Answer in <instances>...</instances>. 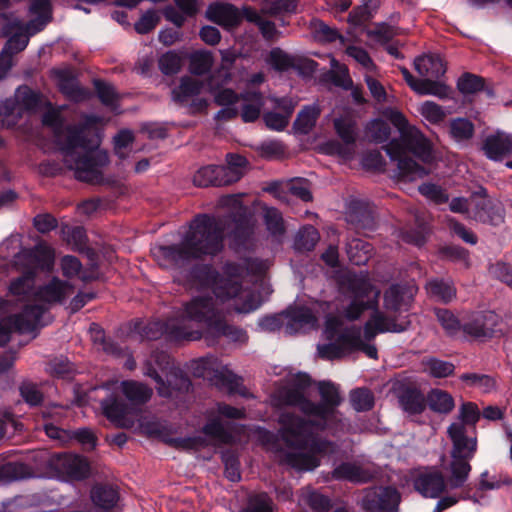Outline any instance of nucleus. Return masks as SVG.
Segmentation results:
<instances>
[{
	"instance_id": "aec40b11",
	"label": "nucleus",
	"mask_w": 512,
	"mask_h": 512,
	"mask_svg": "<svg viewBox=\"0 0 512 512\" xmlns=\"http://www.w3.org/2000/svg\"><path fill=\"white\" fill-rule=\"evenodd\" d=\"M50 73L59 90L68 99L80 102L88 97V91L78 85L71 68L66 66L54 68Z\"/></svg>"
},
{
	"instance_id": "338daca9",
	"label": "nucleus",
	"mask_w": 512,
	"mask_h": 512,
	"mask_svg": "<svg viewBox=\"0 0 512 512\" xmlns=\"http://www.w3.org/2000/svg\"><path fill=\"white\" fill-rule=\"evenodd\" d=\"M160 21V16L155 10H148L135 23V30L139 34H146L153 30Z\"/></svg>"
},
{
	"instance_id": "c85d7f7f",
	"label": "nucleus",
	"mask_w": 512,
	"mask_h": 512,
	"mask_svg": "<svg viewBox=\"0 0 512 512\" xmlns=\"http://www.w3.org/2000/svg\"><path fill=\"white\" fill-rule=\"evenodd\" d=\"M333 477L337 480L365 483L373 478V471L354 463H342L334 469Z\"/></svg>"
},
{
	"instance_id": "37998d69",
	"label": "nucleus",
	"mask_w": 512,
	"mask_h": 512,
	"mask_svg": "<svg viewBox=\"0 0 512 512\" xmlns=\"http://www.w3.org/2000/svg\"><path fill=\"white\" fill-rule=\"evenodd\" d=\"M319 240V233L313 226L303 227L295 239V248L299 251L312 250Z\"/></svg>"
},
{
	"instance_id": "f704fd0d",
	"label": "nucleus",
	"mask_w": 512,
	"mask_h": 512,
	"mask_svg": "<svg viewBox=\"0 0 512 512\" xmlns=\"http://www.w3.org/2000/svg\"><path fill=\"white\" fill-rule=\"evenodd\" d=\"M311 29L314 38L322 43H330L339 40L341 44H344L345 40L339 32L328 26L326 23L319 19L311 21Z\"/></svg>"
},
{
	"instance_id": "603ef678",
	"label": "nucleus",
	"mask_w": 512,
	"mask_h": 512,
	"mask_svg": "<svg viewBox=\"0 0 512 512\" xmlns=\"http://www.w3.org/2000/svg\"><path fill=\"white\" fill-rule=\"evenodd\" d=\"M460 379L467 385L479 388L483 392H489L495 387V381L488 375L465 373Z\"/></svg>"
},
{
	"instance_id": "2f4dec72",
	"label": "nucleus",
	"mask_w": 512,
	"mask_h": 512,
	"mask_svg": "<svg viewBox=\"0 0 512 512\" xmlns=\"http://www.w3.org/2000/svg\"><path fill=\"white\" fill-rule=\"evenodd\" d=\"M402 409L408 414H419L425 409V397L416 389H406L399 396Z\"/></svg>"
},
{
	"instance_id": "412c9836",
	"label": "nucleus",
	"mask_w": 512,
	"mask_h": 512,
	"mask_svg": "<svg viewBox=\"0 0 512 512\" xmlns=\"http://www.w3.org/2000/svg\"><path fill=\"white\" fill-rule=\"evenodd\" d=\"M193 374L196 377L207 378L215 383L231 382L234 374L227 366L222 365L214 357H205L193 362Z\"/></svg>"
},
{
	"instance_id": "774afa93",
	"label": "nucleus",
	"mask_w": 512,
	"mask_h": 512,
	"mask_svg": "<svg viewBox=\"0 0 512 512\" xmlns=\"http://www.w3.org/2000/svg\"><path fill=\"white\" fill-rule=\"evenodd\" d=\"M270 64L277 70L284 71L293 67V59L279 48L271 50L269 55Z\"/></svg>"
},
{
	"instance_id": "13d9d810",
	"label": "nucleus",
	"mask_w": 512,
	"mask_h": 512,
	"mask_svg": "<svg viewBox=\"0 0 512 512\" xmlns=\"http://www.w3.org/2000/svg\"><path fill=\"white\" fill-rule=\"evenodd\" d=\"M450 133L458 141L468 139L473 135V124L467 119H454L450 123Z\"/></svg>"
},
{
	"instance_id": "f03ea898",
	"label": "nucleus",
	"mask_w": 512,
	"mask_h": 512,
	"mask_svg": "<svg viewBox=\"0 0 512 512\" xmlns=\"http://www.w3.org/2000/svg\"><path fill=\"white\" fill-rule=\"evenodd\" d=\"M43 105L46 106L42 117L43 124L53 130L67 168L74 171L78 180L98 181L101 176L100 168L108 164V154L99 149L102 118L88 115L79 126L64 128L61 112L65 107H53L39 94L23 86L16 90L13 98L6 99L0 105V125L14 126L24 111H38Z\"/></svg>"
},
{
	"instance_id": "423d86ee",
	"label": "nucleus",
	"mask_w": 512,
	"mask_h": 512,
	"mask_svg": "<svg viewBox=\"0 0 512 512\" xmlns=\"http://www.w3.org/2000/svg\"><path fill=\"white\" fill-rule=\"evenodd\" d=\"M223 237L224 225L221 220L198 215L191 221L179 246L157 245L151 249V254L160 267L176 269L192 258L217 254L223 247Z\"/></svg>"
},
{
	"instance_id": "f257e3e1",
	"label": "nucleus",
	"mask_w": 512,
	"mask_h": 512,
	"mask_svg": "<svg viewBox=\"0 0 512 512\" xmlns=\"http://www.w3.org/2000/svg\"><path fill=\"white\" fill-rule=\"evenodd\" d=\"M310 384L305 373L290 375L287 385L278 388L271 396L273 406H295L306 416L283 413L279 418L281 437L287 451L280 455V460L289 466L301 470H313L319 465V454L334 450V444L320 440L315 433L328 430L333 435L342 431L346 424L337 407L342 402L338 387L329 381L318 384L321 402L316 404L305 397L304 391Z\"/></svg>"
},
{
	"instance_id": "dca6fc26",
	"label": "nucleus",
	"mask_w": 512,
	"mask_h": 512,
	"mask_svg": "<svg viewBox=\"0 0 512 512\" xmlns=\"http://www.w3.org/2000/svg\"><path fill=\"white\" fill-rule=\"evenodd\" d=\"M401 497L392 487H373L365 490L361 506L366 512H397Z\"/></svg>"
},
{
	"instance_id": "49530a36",
	"label": "nucleus",
	"mask_w": 512,
	"mask_h": 512,
	"mask_svg": "<svg viewBox=\"0 0 512 512\" xmlns=\"http://www.w3.org/2000/svg\"><path fill=\"white\" fill-rule=\"evenodd\" d=\"M418 111L425 120L432 124H438L446 117V111L433 101L423 102Z\"/></svg>"
},
{
	"instance_id": "a18cd8bd",
	"label": "nucleus",
	"mask_w": 512,
	"mask_h": 512,
	"mask_svg": "<svg viewBox=\"0 0 512 512\" xmlns=\"http://www.w3.org/2000/svg\"><path fill=\"white\" fill-rule=\"evenodd\" d=\"M298 2L296 0H274L267 3L262 11L271 16H283L296 13Z\"/></svg>"
},
{
	"instance_id": "58836bf2",
	"label": "nucleus",
	"mask_w": 512,
	"mask_h": 512,
	"mask_svg": "<svg viewBox=\"0 0 512 512\" xmlns=\"http://www.w3.org/2000/svg\"><path fill=\"white\" fill-rule=\"evenodd\" d=\"M334 127L338 136L347 144L353 145L356 140L355 122L350 115L336 118Z\"/></svg>"
},
{
	"instance_id": "5701e85b",
	"label": "nucleus",
	"mask_w": 512,
	"mask_h": 512,
	"mask_svg": "<svg viewBox=\"0 0 512 512\" xmlns=\"http://www.w3.org/2000/svg\"><path fill=\"white\" fill-rule=\"evenodd\" d=\"M27 261L30 268H41L50 270L54 263V250L46 243L37 244L34 249H24L15 257V264H22Z\"/></svg>"
},
{
	"instance_id": "39448f33",
	"label": "nucleus",
	"mask_w": 512,
	"mask_h": 512,
	"mask_svg": "<svg viewBox=\"0 0 512 512\" xmlns=\"http://www.w3.org/2000/svg\"><path fill=\"white\" fill-rule=\"evenodd\" d=\"M34 284L33 274L26 273L13 281L10 285V293L19 297L25 302L33 301L34 304L26 303L23 311L10 317L3 318L0 322V345L6 344L10 339L12 331L20 333H32L39 326L45 325L43 320L46 305L62 303L74 293V287L64 280L53 277L50 281L39 287L30 294ZM12 366V362L0 359V374L6 372Z\"/></svg>"
},
{
	"instance_id": "0e129e2a",
	"label": "nucleus",
	"mask_w": 512,
	"mask_h": 512,
	"mask_svg": "<svg viewBox=\"0 0 512 512\" xmlns=\"http://www.w3.org/2000/svg\"><path fill=\"white\" fill-rule=\"evenodd\" d=\"M419 192L424 197L436 204H441L448 201L447 193L440 186L432 183H424L419 186Z\"/></svg>"
},
{
	"instance_id": "79ce46f5",
	"label": "nucleus",
	"mask_w": 512,
	"mask_h": 512,
	"mask_svg": "<svg viewBox=\"0 0 512 512\" xmlns=\"http://www.w3.org/2000/svg\"><path fill=\"white\" fill-rule=\"evenodd\" d=\"M210 332L225 336L228 340L239 344L245 343L248 339L244 330L228 325L224 315L220 318L219 326L213 327Z\"/></svg>"
},
{
	"instance_id": "ea45409f",
	"label": "nucleus",
	"mask_w": 512,
	"mask_h": 512,
	"mask_svg": "<svg viewBox=\"0 0 512 512\" xmlns=\"http://www.w3.org/2000/svg\"><path fill=\"white\" fill-rule=\"evenodd\" d=\"M263 218L271 235L280 237L284 234L283 218L277 209L265 206L263 208Z\"/></svg>"
},
{
	"instance_id": "69168bd1",
	"label": "nucleus",
	"mask_w": 512,
	"mask_h": 512,
	"mask_svg": "<svg viewBox=\"0 0 512 512\" xmlns=\"http://www.w3.org/2000/svg\"><path fill=\"white\" fill-rule=\"evenodd\" d=\"M241 512H272L271 499L265 493L252 496Z\"/></svg>"
},
{
	"instance_id": "0eeeda50",
	"label": "nucleus",
	"mask_w": 512,
	"mask_h": 512,
	"mask_svg": "<svg viewBox=\"0 0 512 512\" xmlns=\"http://www.w3.org/2000/svg\"><path fill=\"white\" fill-rule=\"evenodd\" d=\"M386 115L401 132L400 140H393L385 147L391 160L397 161L398 175L409 181L424 177L429 171L410 155L423 163H430L433 155L429 141L420 131L409 127L407 119L401 112L388 110Z\"/></svg>"
},
{
	"instance_id": "6e6d98bb",
	"label": "nucleus",
	"mask_w": 512,
	"mask_h": 512,
	"mask_svg": "<svg viewBox=\"0 0 512 512\" xmlns=\"http://www.w3.org/2000/svg\"><path fill=\"white\" fill-rule=\"evenodd\" d=\"M367 135L371 140L382 143L389 138L390 128L383 120L375 119L368 124Z\"/></svg>"
},
{
	"instance_id": "c756f323",
	"label": "nucleus",
	"mask_w": 512,
	"mask_h": 512,
	"mask_svg": "<svg viewBox=\"0 0 512 512\" xmlns=\"http://www.w3.org/2000/svg\"><path fill=\"white\" fill-rule=\"evenodd\" d=\"M347 255L351 263L365 265L372 257V246L361 239H352L347 243Z\"/></svg>"
},
{
	"instance_id": "09e8293b",
	"label": "nucleus",
	"mask_w": 512,
	"mask_h": 512,
	"mask_svg": "<svg viewBox=\"0 0 512 512\" xmlns=\"http://www.w3.org/2000/svg\"><path fill=\"white\" fill-rule=\"evenodd\" d=\"M213 64L212 54L209 52H195L190 57V71L202 75L210 70Z\"/></svg>"
},
{
	"instance_id": "6ab92c4d",
	"label": "nucleus",
	"mask_w": 512,
	"mask_h": 512,
	"mask_svg": "<svg viewBox=\"0 0 512 512\" xmlns=\"http://www.w3.org/2000/svg\"><path fill=\"white\" fill-rule=\"evenodd\" d=\"M206 18L227 30L237 27L242 20L239 9L227 2L210 4L205 12Z\"/></svg>"
},
{
	"instance_id": "a878e982",
	"label": "nucleus",
	"mask_w": 512,
	"mask_h": 512,
	"mask_svg": "<svg viewBox=\"0 0 512 512\" xmlns=\"http://www.w3.org/2000/svg\"><path fill=\"white\" fill-rule=\"evenodd\" d=\"M414 68L417 73L425 78L438 79L446 72V65L439 55L427 54L414 60Z\"/></svg>"
},
{
	"instance_id": "4d7b16f0",
	"label": "nucleus",
	"mask_w": 512,
	"mask_h": 512,
	"mask_svg": "<svg viewBox=\"0 0 512 512\" xmlns=\"http://www.w3.org/2000/svg\"><path fill=\"white\" fill-rule=\"evenodd\" d=\"M477 210L474 213L475 219L482 221V222H491L493 224H496L498 221L502 219L500 214L497 215H491L490 209H491V200L483 197L479 199L477 202H472Z\"/></svg>"
},
{
	"instance_id": "ddd939ff",
	"label": "nucleus",
	"mask_w": 512,
	"mask_h": 512,
	"mask_svg": "<svg viewBox=\"0 0 512 512\" xmlns=\"http://www.w3.org/2000/svg\"><path fill=\"white\" fill-rule=\"evenodd\" d=\"M144 336L151 340L166 336V338L175 341H194L201 338V333L198 329L186 326L185 319L174 317L166 322L153 321L148 323L144 328Z\"/></svg>"
},
{
	"instance_id": "a211bd4d",
	"label": "nucleus",
	"mask_w": 512,
	"mask_h": 512,
	"mask_svg": "<svg viewBox=\"0 0 512 512\" xmlns=\"http://www.w3.org/2000/svg\"><path fill=\"white\" fill-rule=\"evenodd\" d=\"M500 318L492 311L476 313L471 320L463 325V330L476 339L493 337L500 329Z\"/></svg>"
},
{
	"instance_id": "393cba45",
	"label": "nucleus",
	"mask_w": 512,
	"mask_h": 512,
	"mask_svg": "<svg viewBox=\"0 0 512 512\" xmlns=\"http://www.w3.org/2000/svg\"><path fill=\"white\" fill-rule=\"evenodd\" d=\"M90 498L95 512H113L119 500L118 491L111 485H95Z\"/></svg>"
},
{
	"instance_id": "b1692460",
	"label": "nucleus",
	"mask_w": 512,
	"mask_h": 512,
	"mask_svg": "<svg viewBox=\"0 0 512 512\" xmlns=\"http://www.w3.org/2000/svg\"><path fill=\"white\" fill-rule=\"evenodd\" d=\"M102 388L110 392L121 390L123 395L134 404H143L147 402L152 396V389L147 385L133 381L112 380L105 383Z\"/></svg>"
},
{
	"instance_id": "7c9ffc66",
	"label": "nucleus",
	"mask_w": 512,
	"mask_h": 512,
	"mask_svg": "<svg viewBox=\"0 0 512 512\" xmlns=\"http://www.w3.org/2000/svg\"><path fill=\"white\" fill-rule=\"evenodd\" d=\"M321 113L318 104L305 106L299 113L294 122V128L301 134L309 133L315 126L316 121Z\"/></svg>"
},
{
	"instance_id": "864d4df0",
	"label": "nucleus",
	"mask_w": 512,
	"mask_h": 512,
	"mask_svg": "<svg viewBox=\"0 0 512 512\" xmlns=\"http://www.w3.org/2000/svg\"><path fill=\"white\" fill-rule=\"evenodd\" d=\"M60 268L64 277L71 279L76 276L85 280L82 275V264L79 259L72 255H66L60 259Z\"/></svg>"
},
{
	"instance_id": "c03bdc74",
	"label": "nucleus",
	"mask_w": 512,
	"mask_h": 512,
	"mask_svg": "<svg viewBox=\"0 0 512 512\" xmlns=\"http://www.w3.org/2000/svg\"><path fill=\"white\" fill-rule=\"evenodd\" d=\"M350 402L356 411H368L374 406V396L370 390L358 388L351 391Z\"/></svg>"
},
{
	"instance_id": "680f3d73",
	"label": "nucleus",
	"mask_w": 512,
	"mask_h": 512,
	"mask_svg": "<svg viewBox=\"0 0 512 512\" xmlns=\"http://www.w3.org/2000/svg\"><path fill=\"white\" fill-rule=\"evenodd\" d=\"M181 65L182 59L175 52H167L159 59V68L166 75L177 73L180 70Z\"/></svg>"
},
{
	"instance_id": "4468645a",
	"label": "nucleus",
	"mask_w": 512,
	"mask_h": 512,
	"mask_svg": "<svg viewBox=\"0 0 512 512\" xmlns=\"http://www.w3.org/2000/svg\"><path fill=\"white\" fill-rule=\"evenodd\" d=\"M443 470L446 473V478H444L441 471L436 468L421 471L414 479L415 489L424 497L438 498L444 492L462 487L450 485L452 472L445 464L443 465Z\"/></svg>"
},
{
	"instance_id": "052dcab7",
	"label": "nucleus",
	"mask_w": 512,
	"mask_h": 512,
	"mask_svg": "<svg viewBox=\"0 0 512 512\" xmlns=\"http://www.w3.org/2000/svg\"><path fill=\"white\" fill-rule=\"evenodd\" d=\"M303 500L317 512H325L331 506L329 498L309 489L303 493Z\"/></svg>"
},
{
	"instance_id": "cd10ccee",
	"label": "nucleus",
	"mask_w": 512,
	"mask_h": 512,
	"mask_svg": "<svg viewBox=\"0 0 512 512\" xmlns=\"http://www.w3.org/2000/svg\"><path fill=\"white\" fill-rule=\"evenodd\" d=\"M240 115L244 122H254L260 116L264 105L263 95L259 92H246L240 96Z\"/></svg>"
},
{
	"instance_id": "6e6552de",
	"label": "nucleus",
	"mask_w": 512,
	"mask_h": 512,
	"mask_svg": "<svg viewBox=\"0 0 512 512\" xmlns=\"http://www.w3.org/2000/svg\"><path fill=\"white\" fill-rule=\"evenodd\" d=\"M214 81L215 76L207 84L191 76L183 77L179 86L172 90V99L180 105L188 106L192 113L200 112L208 104L207 100L201 95L202 92L207 90L214 95L215 102L218 105L227 106L217 113L218 119H230L237 116L239 109L230 106L239 103L240 96L231 89L216 90Z\"/></svg>"
},
{
	"instance_id": "f8f14e48",
	"label": "nucleus",
	"mask_w": 512,
	"mask_h": 512,
	"mask_svg": "<svg viewBox=\"0 0 512 512\" xmlns=\"http://www.w3.org/2000/svg\"><path fill=\"white\" fill-rule=\"evenodd\" d=\"M143 373L155 380L158 394L171 397L174 391H188L189 379L176 367H170V356L155 352L145 362Z\"/></svg>"
},
{
	"instance_id": "9d476101",
	"label": "nucleus",
	"mask_w": 512,
	"mask_h": 512,
	"mask_svg": "<svg viewBox=\"0 0 512 512\" xmlns=\"http://www.w3.org/2000/svg\"><path fill=\"white\" fill-rule=\"evenodd\" d=\"M329 310L326 302L310 301L301 305L295 303L279 315L267 316L259 320V327L263 331L273 332L283 329L285 334L291 335L317 327L320 312Z\"/></svg>"
},
{
	"instance_id": "4c0bfd02",
	"label": "nucleus",
	"mask_w": 512,
	"mask_h": 512,
	"mask_svg": "<svg viewBox=\"0 0 512 512\" xmlns=\"http://www.w3.org/2000/svg\"><path fill=\"white\" fill-rule=\"evenodd\" d=\"M424 372L435 378H444L454 372V365L451 362L429 358L422 362Z\"/></svg>"
},
{
	"instance_id": "2eb2a0df",
	"label": "nucleus",
	"mask_w": 512,
	"mask_h": 512,
	"mask_svg": "<svg viewBox=\"0 0 512 512\" xmlns=\"http://www.w3.org/2000/svg\"><path fill=\"white\" fill-rule=\"evenodd\" d=\"M49 467L63 480H82L88 477L90 467L87 460L76 454H56L50 457Z\"/></svg>"
},
{
	"instance_id": "4be33fe9",
	"label": "nucleus",
	"mask_w": 512,
	"mask_h": 512,
	"mask_svg": "<svg viewBox=\"0 0 512 512\" xmlns=\"http://www.w3.org/2000/svg\"><path fill=\"white\" fill-rule=\"evenodd\" d=\"M103 414L114 425L121 428H130L134 424V410L123 402L119 401L114 395L101 401Z\"/></svg>"
},
{
	"instance_id": "9b49d317",
	"label": "nucleus",
	"mask_w": 512,
	"mask_h": 512,
	"mask_svg": "<svg viewBox=\"0 0 512 512\" xmlns=\"http://www.w3.org/2000/svg\"><path fill=\"white\" fill-rule=\"evenodd\" d=\"M448 435L452 442L451 460L445 465L452 472L450 485L464 486L471 471L470 461L477 451V439L467 435L463 423H452Z\"/></svg>"
},
{
	"instance_id": "f3484780",
	"label": "nucleus",
	"mask_w": 512,
	"mask_h": 512,
	"mask_svg": "<svg viewBox=\"0 0 512 512\" xmlns=\"http://www.w3.org/2000/svg\"><path fill=\"white\" fill-rule=\"evenodd\" d=\"M417 293L414 283L392 285L384 293V308L390 313L407 312Z\"/></svg>"
},
{
	"instance_id": "20e7f679",
	"label": "nucleus",
	"mask_w": 512,
	"mask_h": 512,
	"mask_svg": "<svg viewBox=\"0 0 512 512\" xmlns=\"http://www.w3.org/2000/svg\"><path fill=\"white\" fill-rule=\"evenodd\" d=\"M245 270L236 264H227L222 274H217L211 267L203 266L193 272L194 285L199 290L211 289L216 297L197 295L185 303L176 319H185V324L193 329L202 328L211 331L219 326L224 309L238 313L256 310L261 301L259 297L242 284Z\"/></svg>"
},
{
	"instance_id": "473e14b6",
	"label": "nucleus",
	"mask_w": 512,
	"mask_h": 512,
	"mask_svg": "<svg viewBox=\"0 0 512 512\" xmlns=\"http://www.w3.org/2000/svg\"><path fill=\"white\" fill-rule=\"evenodd\" d=\"M435 78L419 79L414 91L419 95H433L440 99H446L450 96V89L443 83L437 82Z\"/></svg>"
},
{
	"instance_id": "5fc2aeb1",
	"label": "nucleus",
	"mask_w": 512,
	"mask_h": 512,
	"mask_svg": "<svg viewBox=\"0 0 512 512\" xmlns=\"http://www.w3.org/2000/svg\"><path fill=\"white\" fill-rule=\"evenodd\" d=\"M132 142L133 134L129 130H122L114 137V149L119 158L125 159L130 155Z\"/></svg>"
},
{
	"instance_id": "e2e57ef3",
	"label": "nucleus",
	"mask_w": 512,
	"mask_h": 512,
	"mask_svg": "<svg viewBox=\"0 0 512 512\" xmlns=\"http://www.w3.org/2000/svg\"><path fill=\"white\" fill-rule=\"evenodd\" d=\"M286 191L302 201L312 200L309 183L304 179H294L287 186Z\"/></svg>"
},
{
	"instance_id": "bb28decb",
	"label": "nucleus",
	"mask_w": 512,
	"mask_h": 512,
	"mask_svg": "<svg viewBox=\"0 0 512 512\" xmlns=\"http://www.w3.org/2000/svg\"><path fill=\"white\" fill-rule=\"evenodd\" d=\"M484 151L488 158L500 160L512 152V135L497 132L486 138Z\"/></svg>"
},
{
	"instance_id": "72a5a7b5",
	"label": "nucleus",
	"mask_w": 512,
	"mask_h": 512,
	"mask_svg": "<svg viewBox=\"0 0 512 512\" xmlns=\"http://www.w3.org/2000/svg\"><path fill=\"white\" fill-rule=\"evenodd\" d=\"M429 407L438 413H449L454 408L453 397L440 389L432 390L427 396Z\"/></svg>"
},
{
	"instance_id": "1a4fd4ad",
	"label": "nucleus",
	"mask_w": 512,
	"mask_h": 512,
	"mask_svg": "<svg viewBox=\"0 0 512 512\" xmlns=\"http://www.w3.org/2000/svg\"><path fill=\"white\" fill-rule=\"evenodd\" d=\"M31 20L23 23L19 19H13L4 27V34L10 36L2 53L12 57L23 51L29 42V37L41 31L51 20L52 7L50 0H32L29 6Z\"/></svg>"
},
{
	"instance_id": "8fccbe9b",
	"label": "nucleus",
	"mask_w": 512,
	"mask_h": 512,
	"mask_svg": "<svg viewBox=\"0 0 512 512\" xmlns=\"http://www.w3.org/2000/svg\"><path fill=\"white\" fill-rule=\"evenodd\" d=\"M254 225L251 219L244 217L235 223V228L232 232V239L235 246L245 244V242L252 236Z\"/></svg>"
},
{
	"instance_id": "e433bc0d",
	"label": "nucleus",
	"mask_w": 512,
	"mask_h": 512,
	"mask_svg": "<svg viewBox=\"0 0 512 512\" xmlns=\"http://www.w3.org/2000/svg\"><path fill=\"white\" fill-rule=\"evenodd\" d=\"M428 294L443 302H448L455 297L456 291L450 282L443 280H431L426 285Z\"/></svg>"
},
{
	"instance_id": "c9c22d12",
	"label": "nucleus",
	"mask_w": 512,
	"mask_h": 512,
	"mask_svg": "<svg viewBox=\"0 0 512 512\" xmlns=\"http://www.w3.org/2000/svg\"><path fill=\"white\" fill-rule=\"evenodd\" d=\"M220 179L219 168L216 165L204 166L193 176L194 184L199 187L222 186Z\"/></svg>"
},
{
	"instance_id": "7ed1b4c3",
	"label": "nucleus",
	"mask_w": 512,
	"mask_h": 512,
	"mask_svg": "<svg viewBox=\"0 0 512 512\" xmlns=\"http://www.w3.org/2000/svg\"><path fill=\"white\" fill-rule=\"evenodd\" d=\"M380 289L376 287L367 275H354L349 281L346 299L348 304L343 306L341 315L350 320L358 319L366 309L374 308L370 319L361 329L355 325L347 326L338 317H328L323 337L327 343L319 344V357L326 360L341 358L355 351L364 352L369 358H377V349L370 341L379 333L403 332L409 325L408 316L392 319L386 317L377 309Z\"/></svg>"
},
{
	"instance_id": "bf43d9fd",
	"label": "nucleus",
	"mask_w": 512,
	"mask_h": 512,
	"mask_svg": "<svg viewBox=\"0 0 512 512\" xmlns=\"http://www.w3.org/2000/svg\"><path fill=\"white\" fill-rule=\"evenodd\" d=\"M457 87L463 94H473L483 89L484 82L481 77L465 74L458 80Z\"/></svg>"
},
{
	"instance_id": "a19ab883",
	"label": "nucleus",
	"mask_w": 512,
	"mask_h": 512,
	"mask_svg": "<svg viewBox=\"0 0 512 512\" xmlns=\"http://www.w3.org/2000/svg\"><path fill=\"white\" fill-rule=\"evenodd\" d=\"M89 333L93 343L98 349L103 350L107 354L118 356L121 353V349L112 341L105 338L104 331L96 324H92L89 329Z\"/></svg>"
},
{
	"instance_id": "3c124183",
	"label": "nucleus",
	"mask_w": 512,
	"mask_h": 512,
	"mask_svg": "<svg viewBox=\"0 0 512 512\" xmlns=\"http://www.w3.org/2000/svg\"><path fill=\"white\" fill-rule=\"evenodd\" d=\"M95 88L101 102L110 107L113 111H117L118 94L114 87L102 81L95 82Z\"/></svg>"
},
{
	"instance_id": "de8ad7c7",
	"label": "nucleus",
	"mask_w": 512,
	"mask_h": 512,
	"mask_svg": "<svg viewBox=\"0 0 512 512\" xmlns=\"http://www.w3.org/2000/svg\"><path fill=\"white\" fill-rule=\"evenodd\" d=\"M346 54L353 58L363 69L368 73H374L376 66L369 56L368 52L359 46L348 45L346 47Z\"/></svg>"
}]
</instances>
